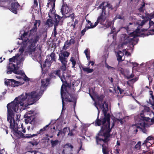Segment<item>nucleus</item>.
<instances>
[{"label": "nucleus", "instance_id": "25", "mask_svg": "<svg viewBox=\"0 0 154 154\" xmlns=\"http://www.w3.org/2000/svg\"><path fill=\"white\" fill-rule=\"evenodd\" d=\"M28 42L29 44V48L31 49L35 46L36 43L33 41L32 39H31Z\"/></svg>", "mask_w": 154, "mask_h": 154}, {"label": "nucleus", "instance_id": "55", "mask_svg": "<svg viewBox=\"0 0 154 154\" xmlns=\"http://www.w3.org/2000/svg\"><path fill=\"white\" fill-rule=\"evenodd\" d=\"M119 91V93L120 94H122L123 92H124V91L123 89H121L119 87H117Z\"/></svg>", "mask_w": 154, "mask_h": 154}, {"label": "nucleus", "instance_id": "52", "mask_svg": "<svg viewBox=\"0 0 154 154\" xmlns=\"http://www.w3.org/2000/svg\"><path fill=\"white\" fill-rule=\"evenodd\" d=\"M75 42V40L74 39L71 38L69 41V43H68L67 45H68L69 44L70 45L71 44H74Z\"/></svg>", "mask_w": 154, "mask_h": 154}, {"label": "nucleus", "instance_id": "54", "mask_svg": "<svg viewBox=\"0 0 154 154\" xmlns=\"http://www.w3.org/2000/svg\"><path fill=\"white\" fill-rule=\"evenodd\" d=\"M62 130L63 134H65L66 132H68L69 131L68 130V128L66 127L64 128Z\"/></svg>", "mask_w": 154, "mask_h": 154}, {"label": "nucleus", "instance_id": "37", "mask_svg": "<svg viewBox=\"0 0 154 154\" xmlns=\"http://www.w3.org/2000/svg\"><path fill=\"white\" fill-rule=\"evenodd\" d=\"M143 144H145L146 147L147 148H148L149 147H150L152 145V144H151L149 141H147L146 142V140H145L143 143Z\"/></svg>", "mask_w": 154, "mask_h": 154}, {"label": "nucleus", "instance_id": "42", "mask_svg": "<svg viewBox=\"0 0 154 154\" xmlns=\"http://www.w3.org/2000/svg\"><path fill=\"white\" fill-rule=\"evenodd\" d=\"M13 72V68L9 66L8 68V71L7 72V74H10L12 73V72Z\"/></svg>", "mask_w": 154, "mask_h": 154}, {"label": "nucleus", "instance_id": "34", "mask_svg": "<svg viewBox=\"0 0 154 154\" xmlns=\"http://www.w3.org/2000/svg\"><path fill=\"white\" fill-rule=\"evenodd\" d=\"M105 66L106 68H107L109 69H111L112 70H114L115 69V68L109 66L106 63V61H105Z\"/></svg>", "mask_w": 154, "mask_h": 154}, {"label": "nucleus", "instance_id": "20", "mask_svg": "<svg viewBox=\"0 0 154 154\" xmlns=\"http://www.w3.org/2000/svg\"><path fill=\"white\" fill-rule=\"evenodd\" d=\"M53 24V21L50 18L48 19L45 23V25L49 27H52Z\"/></svg>", "mask_w": 154, "mask_h": 154}, {"label": "nucleus", "instance_id": "7", "mask_svg": "<svg viewBox=\"0 0 154 154\" xmlns=\"http://www.w3.org/2000/svg\"><path fill=\"white\" fill-rule=\"evenodd\" d=\"M70 10L67 4L63 2L62 7L60 9V12L61 13L62 15H65L66 17H70L72 19V21H73L75 18V14L73 13L69 14L70 11Z\"/></svg>", "mask_w": 154, "mask_h": 154}, {"label": "nucleus", "instance_id": "24", "mask_svg": "<svg viewBox=\"0 0 154 154\" xmlns=\"http://www.w3.org/2000/svg\"><path fill=\"white\" fill-rule=\"evenodd\" d=\"M67 77V75L66 76L65 75L63 74L62 76H60H60L59 77L61 81L63 83H64L66 84H67V82L66 79Z\"/></svg>", "mask_w": 154, "mask_h": 154}, {"label": "nucleus", "instance_id": "11", "mask_svg": "<svg viewBox=\"0 0 154 154\" xmlns=\"http://www.w3.org/2000/svg\"><path fill=\"white\" fill-rule=\"evenodd\" d=\"M20 83V82L15 81L14 79H7V81L5 82V84L7 86H11L12 87L18 86Z\"/></svg>", "mask_w": 154, "mask_h": 154}, {"label": "nucleus", "instance_id": "36", "mask_svg": "<svg viewBox=\"0 0 154 154\" xmlns=\"http://www.w3.org/2000/svg\"><path fill=\"white\" fill-rule=\"evenodd\" d=\"M56 0H49V1H50L51 2H53V4L52 5V8L51 9V11H52L53 10H55L54 8L55 7V2Z\"/></svg>", "mask_w": 154, "mask_h": 154}, {"label": "nucleus", "instance_id": "29", "mask_svg": "<svg viewBox=\"0 0 154 154\" xmlns=\"http://www.w3.org/2000/svg\"><path fill=\"white\" fill-rule=\"evenodd\" d=\"M50 57L51 58L52 61H56V54L53 52L51 53L50 54Z\"/></svg>", "mask_w": 154, "mask_h": 154}, {"label": "nucleus", "instance_id": "4", "mask_svg": "<svg viewBox=\"0 0 154 154\" xmlns=\"http://www.w3.org/2000/svg\"><path fill=\"white\" fill-rule=\"evenodd\" d=\"M100 131L103 132L102 136L104 137L103 142L105 143H107L110 140L111 129L109 128V124L102 125Z\"/></svg>", "mask_w": 154, "mask_h": 154}, {"label": "nucleus", "instance_id": "28", "mask_svg": "<svg viewBox=\"0 0 154 154\" xmlns=\"http://www.w3.org/2000/svg\"><path fill=\"white\" fill-rule=\"evenodd\" d=\"M102 152L103 154H109V151L108 150V148L106 146L102 145Z\"/></svg>", "mask_w": 154, "mask_h": 154}, {"label": "nucleus", "instance_id": "31", "mask_svg": "<svg viewBox=\"0 0 154 154\" xmlns=\"http://www.w3.org/2000/svg\"><path fill=\"white\" fill-rule=\"evenodd\" d=\"M70 61L71 62L72 64V67L74 68L76 64V61L73 57H71L70 59Z\"/></svg>", "mask_w": 154, "mask_h": 154}, {"label": "nucleus", "instance_id": "8", "mask_svg": "<svg viewBox=\"0 0 154 154\" xmlns=\"http://www.w3.org/2000/svg\"><path fill=\"white\" fill-rule=\"evenodd\" d=\"M70 53L66 51L64 52L61 55H59V58L58 60L60 61L62 63L61 69L63 71H65L66 69V66L67 63V57L69 56Z\"/></svg>", "mask_w": 154, "mask_h": 154}, {"label": "nucleus", "instance_id": "39", "mask_svg": "<svg viewBox=\"0 0 154 154\" xmlns=\"http://www.w3.org/2000/svg\"><path fill=\"white\" fill-rule=\"evenodd\" d=\"M51 60H50V59H47L45 61V63H46V64L47 65H48V67H49L51 65V64L52 63Z\"/></svg>", "mask_w": 154, "mask_h": 154}, {"label": "nucleus", "instance_id": "1", "mask_svg": "<svg viewBox=\"0 0 154 154\" xmlns=\"http://www.w3.org/2000/svg\"><path fill=\"white\" fill-rule=\"evenodd\" d=\"M44 90L33 91L30 93H26L25 96L23 94L16 97L11 102L7 104V119L10 123V128L14 131L15 135L18 137H23L24 134L22 132L21 128L18 127V123L20 121V115L16 114L15 120L14 118L15 112L19 113L26 109L29 105L26 103L28 100L30 99L33 101L38 100L44 92Z\"/></svg>", "mask_w": 154, "mask_h": 154}, {"label": "nucleus", "instance_id": "16", "mask_svg": "<svg viewBox=\"0 0 154 154\" xmlns=\"http://www.w3.org/2000/svg\"><path fill=\"white\" fill-rule=\"evenodd\" d=\"M140 119H138L137 120L138 121V122L137 123V124H135L132 125L133 126H135V128H140L141 130L144 133L146 134L147 133L145 127L146 123H145V125L144 126H141V125L139 124V123L140 122Z\"/></svg>", "mask_w": 154, "mask_h": 154}, {"label": "nucleus", "instance_id": "9", "mask_svg": "<svg viewBox=\"0 0 154 154\" xmlns=\"http://www.w3.org/2000/svg\"><path fill=\"white\" fill-rule=\"evenodd\" d=\"M150 108L149 107L145 106L144 108L140 113V117L138 119H140V121L139 124L141 126H144L145 125V122L149 121L150 119L149 117H145L144 116V112H149Z\"/></svg>", "mask_w": 154, "mask_h": 154}, {"label": "nucleus", "instance_id": "38", "mask_svg": "<svg viewBox=\"0 0 154 154\" xmlns=\"http://www.w3.org/2000/svg\"><path fill=\"white\" fill-rule=\"evenodd\" d=\"M104 96L103 95H101L97 97V100L101 102H102L104 98Z\"/></svg>", "mask_w": 154, "mask_h": 154}, {"label": "nucleus", "instance_id": "48", "mask_svg": "<svg viewBox=\"0 0 154 154\" xmlns=\"http://www.w3.org/2000/svg\"><path fill=\"white\" fill-rule=\"evenodd\" d=\"M6 91L2 93V95H0V100L4 99H5L4 95L6 93Z\"/></svg>", "mask_w": 154, "mask_h": 154}, {"label": "nucleus", "instance_id": "50", "mask_svg": "<svg viewBox=\"0 0 154 154\" xmlns=\"http://www.w3.org/2000/svg\"><path fill=\"white\" fill-rule=\"evenodd\" d=\"M116 121L120 122L121 125H122L124 123L123 119H116Z\"/></svg>", "mask_w": 154, "mask_h": 154}, {"label": "nucleus", "instance_id": "12", "mask_svg": "<svg viewBox=\"0 0 154 154\" xmlns=\"http://www.w3.org/2000/svg\"><path fill=\"white\" fill-rule=\"evenodd\" d=\"M20 6L19 4L17 2L12 3L11 4L10 10L15 14L17 13L18 8Z\"/></svg>", "mask_w": 154, "mask_h": 154}, {"label": "nucleus", "instance_id": "23", "mask_svg": "<svg viewBox=\"0 0 154 154\" xmlns=\"http://www.w3.org/2000/svg\"><path fill=\"white\" fill-rule=\"evenodd\" d=\"M63 148L66 150H68L69 151V149H70V150H72L73 147L72 145L70 143H67L64 146Z\"/></svg>", "mask_w": 154, "mask_h": 154}, {"label": "nucleus", "instance_id": "44", "mask_svg": "<svg viewBox=\"0 0 154 154\" xmlns=\"http://www.w3.org/2000/svg\"><path fill=\"white\" fill-rule=\"evenodd\" d=\"M18 57V56H14L12 58H10L9 59V61L10 62H14L17 58Z\"/></svg>", "mask_w": 154, "mask_h": 154}, {"label": "nucleus", "instance_id": "63", "mask_svg": "<svg viewBox=\"0 0 154 154\" xmlns=\"http://www.w3.org/2000/svg\"><path fill=\"white\" fill-rule=\"evenodd\" d=\"M19 52H21V53H23L24 51V49L23 48H20L19 49Z\"/></svg>", "mask_w": 154, "mask_h": 154}, {"label": "nucleus", "instance_id": "61", "mask_svg": "<svg viewBox=\"0 0 154 154\" xmlns=\"http://www.w3.org/2000/svg\"><path fill=\"white\" fill-rule=\"evenodd\" d=\"M119 149H116L115 151L114 152V153L116 154H119Z\"/></svg>", "mask_w": 154, "mask_h": 154}, {"label": "nucleus", "instance_id": "10", "mask_svg": "<svg viewBox=\"0 0 154 154\" xmlns=\"http://www.w3.org/2000/svg\"><path fill=\"white\" fill-rule=\"evenodd\" d=\"M37 30V28H36V27H33L29 32H24L21 35L20 38L19 39L26 42L29 40V39L27 38L28 35H29V36L34 35L36 34Z\"/></svg>", "mask_w": 154, "mask_h": 154}, {"label": "nucleus", "instance_id": "32", "mask_svg": "<svg viewBox=\"0 0 154 154\" xmlns=\"http://www.w3.org/2000/svg\"><path fill=\"white\" fill-rule=\"evenodd\" d=\"M59 143V141L57 140H51V143L52 147H54V146L57 145Z\"/></svg>", "mask_w": 154, "mask_h": 154}, {"label": "nucleus", "instance_id": "21", "mask_svg": "<svg viewBox=\"0 0 154 154\" xmlns=\"http://www.w3.org/2000/svg\"><path fill=\"white\" fill-rule=\"evenodd\" d=\"M50 81V79L48 78L46 79H43L41 80L42 85L41 88H45L47 86V84Z\"/></svg>", "mask_w": 154, "mask_h": 154}, {"label": "nucleus", "instance_id": "6", "mask_svg": "<svg viewBox=\"0 0 154 154\" xmlns=\"http://www.w3.org/2000/svg\"><path fill=\"white\" fill-rule=\"evenodd\" d=\"M106 19V15L101 14L97 18V21L94 23V27H96L99 23H100V24L103 25L106 28L110 27L112 24V22L106 20L105 23H104Z\"/></svg>", "mask_w": 154, "mask_h": 154}, {"label": "nucleus", "instance_id": "13", "mask_svg": "<svg viewBox=\"0 0 154 154\" xmlns=\"http://www.w3.org/2000/svg\"><path fill=\"white\" fill-rule=\"evenodd\" d=\"M24 118L26 119L25 121L27 123L31 122L33 120L32 113L31 111L27 112L24 115Z\"/></svg>", "mask_w": 154, "mask_h": 154}, {"label": "nucleus", "instance_id": "30", "mask_svg": "<svg viewBox=\"0 0 154 154\" xmlns=\"http://www.w3.org/2000/svg\"><path fill=\"white\" fill-rule=\"evenodd\" d=\"M11 66L14 67L13 72L16 74H18V72L17 71V70L18 69L19 67L18 66L16 67L15 65L14 64L11 63Z\"/></svg>", "mask_w": 154, "mask_h": 154}, {"label": "nucleus", "instance_id": "46", "mask_svg": "<svg viewBox=\"0 0 154 154\" xmlns=\"http://www.w3.org/2000/svg\"><path fill=\"white\" fill-rule=\"evenodd\" d=\"M141 142L140 141H139L137 142V143L135 145V149H140V147Z\"/></svg>", "mask_w": 154, "mask_h": 154}, {"label": "nucleus", "instance_id": "18", "mask_svg": "<svg viewBox=\"0 0 154 154\" xmlns=\"http://www.w3.org/2000/svg\"><path fill=\"white\" fill-rule=\"evenodd\" d=\"M54 25L56 26H58L60 20L63 18L62 17H61L60 16L57 14L55 15L54 16Z\"/></svg>", "mask_w": 154, "mask_h": 154}, {"label": "nucleus", "instance_id": "33", "mask_svg": "<svg viewBox=\"0 0 154 154\" xmlns=\"http://www.w3.org/2000/svg\"><path fill=\"white\" fill-rule=\"evenodd\" d=\"M54 28L52 32V34L54 37H56V35L57 34V28L58 26L54 25Z\"/></svg>", "mask_w": 154, "mask_h": 154}, {"label": "nucleus", "instance_id": "51", "mask_svg": "<svg viewBox=\"0 0 154 154\" xmlns=\"http://www.w3.org/2000/svg\"><path fill=\"white\" fill-rule=\"evenodd\" d=\"M68 130L69 131V132L68 133V135L70 136H72L73 135L72 133V130H70L69 128L68 127Z\"/></svg>", "mask_w": 154, "mask_h": 154}, {"label": "nucleus", "instance_id": "59", "mask_svg": "<svg viewBox=\"0 0 154 154\" xmlns=\"http://www.w3.org/2000/svg\"><path fill=\"white\" fill-rule=\"evenodd\" d=\"M90 26H88V27H87V28H89V29H90V28H94V27H94V24L93 25L92 24V23H91L90 24Z\"/></svg>", "mask_w": 154, "mask_h": 154}, {"label": "nucleus", "instance_id": "47", "mask_svg": "<svg viewBox=\"0 0 154 154\" xmlns=\"http://www.w3.org/2000/svg\"><path fill=\"white\" fill-rule=\"evenodd\" d=\"M39 39V37L38 35H36L34 38V39H33V40L34 41L35 43H36L38 41Z\"/></svg>", "mask_w": 154, "mask_h": 154}, {"label": "nucleus", "instance_id": "60", "mask_svg": "<svg viewBox=\"0 0 154 154\" xmlns=\"http://www.w3.org/2000/svg\"><path fill=\"white\" fill-rule=\"evenodd\" d=\"M131 64H132L134 66V67H137L138 65V63H135V62H134V63L131 62Z\"/></svg>", "mask_w": 154, "mask_h": 154}, {"label": "nucleus", "instance_id": "45", "mask_svg": "<svg viewBox=\"0 0 154 154\" xmlns=\"http://www.w3.org/2000/svg\"><path fill=\"white\" fill-rule=\"evenodd\" d=\"M124 17H122L120 15V14H117L116 15L115 17V19H120L123 20L124 18Z\"/></svg>", "mask_w": 154, "mask_h": 154}, {"label": "nucleus", "instance_id": "35", "mask_svg": "<svg viewBox=\"0 0 154 154\" xmlns=\"http://www.w3.org/2000/svg\"><path fill=\"white\" fill-rule=\"evenodd\" d=\"M96 142L97 143V145H99L100 144V143H99V141H103V139L99 138L97 136L96 137Z\"/></svg>", "mask_w": 154, "mask_h": 154}, {"label": "nucleus", "instance_id": "41", "mask_svg": "<svg viewBox=\"0 0 154 154\" xmlns=\"http://www.w3.org/2000/svg\"><path fill=\"white\" fill-rule=\"evenodd\" d=\"M41 23V21L40 20H36L35 21V23L34 24V27H36V28H37V25L38 23V26H39Z\"/></svg>", "mask_w": 154, "mask_h": 154}, {"label": "nucleus", "instance_id": "53", "mask_svg": "<svg viewBox=\"0 0 154 154\" xmlns=\"http://www.w3.org/2000/svg\"><path fill=\"white\" fill-rule=\"evenodd\" d=\"M79 21L77 19H75L73 24H72L71 26H73L74 28L75 27V26L78 23Z\"/></svg>", "mask_w": 154, "mask_h": 154}, {"label": "nucleus", "instance_id": "58", "mask_svg": "<svg viewBox=\"0 0 154 154\" xmlns=\"http://www.w3.org/2000/svg\"><path fill=\"white\" fill-rule=\"evenodd\" d=\"M134 74H132L129 76H127V78L128 79H130L131 78H133L134 76Z\"/></svg>", "mask_w": 154, "mask_h": 154}, {"label": "nucleus", "instance_id": "15", "mask_svg": "<svg viewBox=\"0 0 154 154\" xmlns=\"http://www.w3.org/2000/svg\"><path fill=\"white\" fill-rule=\"evenodd\" d=\"M105 3L104 2H102L99 6V8L100 9L102 8V11L101 14L106 15V8L107 7H108L110 5V4L107 3L106 5L104 6Z\"/></svg>", "mask_w": 154, "mask_h": 154}, {"label": "nucleus", "instance_id": "19", "mask_svg": "<svg viewBox=\"0 0 154 154\" xmlns=\"http://www.w3.org/2000/svg\"><path fill=\"white\" fill-rule=\"evenodd\" d=\"M124 53L121 51H119L116 55L117 57V60L119 62L123 61V60H122V56L124 55Z\"/></svg>", "mask_w": 154, "mask_h": 154}, {"label": "nucleus", "instance_id": "17", "mask_svg": "<svg viewBox=\"0 0 154 154\" xmlns=\"http://www.w3.org/2000/svg\"><path fill=\"white\" fill-rule=\"evenodd\" d=\"M46 130V129L45 128H43L41 129L39 131H38L37 132V133L36 134H33L32 135L28 134H26L25 136V138H29L31 137H34L37 135L38 134H43V131Z\"/></svg>", "mask_w": 154, "mask_h": 154}, {"label": "nucleus", "instance_id": "64", "mask_svg": "<svg viewBox=\"0 0 154 154\" xmlns=\"http://www.w3.org/2000/svg\"><path fill=\"white\" fill-rule=\"evenodd\" d=\"M153 24H154V22L153 21L150 20L149 22V25L150 26L153 25Z\"/></svg>", "mask_w": 154, "mask_h": 154}, {"label": "nucleus", "instance_id": "3", "mask_svg": "<svg viewBox=\"0 0 154 154\" xmlns=\"http://www.w3.org/2000/svg\"><path fill=\"white\" fill-rule=\"evenodd\" d=\"M66 86L63 84L61 86V95L62 98V111L63 110H65V108H64L65 103L64 102V99H65L66 101L69 102H74V105L75 106L76 101L75 102L74 97L71 94L69 93L68 92L66 93L64 92L65 90L66 91Z\"/></svg>", "mask_w": 154, "mask_h": 154}, {"label": "nucleus", "instance_id": "14", "mask_svg": "<svg viewBox=\"0 0 154 154\" xmlns=\"http://www.w3.org/2000/svg\"><path fill=\"white\" fill-rule=\"evenodd\" d=\"M60 71L59 69L57 70H52L49 76L51 79H55L56 78V76L60 77Z\"/></svg>", "mask_w": 154, "mask_h": 154}, {"label": "nucleus", "instance_id": "43", "mask_svg": "<svg viewBox=\"0 0 154 154\" xmlns=\"http://www.w3.org/2000/svg\"><path fill=\"white\" fill-rule=\"evenodd\" d=\"M89 29V28H87V27H85L83 29L81 32V36H83L85 34V33L86 30H88Z\"/></svg>", "mask_w": 154, "mask_h": 154}, {"label": "nucleus", "instance_id": "62", "mask_svg": "<svg viewBox=\"0 0 154 154\" xmlns=\"http://www.w3.org/2000/svg\"><path fill=\"white\" fill-rule=\"evenodd\" d=\"M34 5H35L36 7H37L38 6V4L37 0H34Z\"/></svg>", "mask_w": 154, "mask_h": 154}, {"label": "nucleus", "instance_id": "5", "mask_svg": "<svg viewBox=\"0 0 154 154\" xmlns=\"http://www.w3.org/2000/svg\"><path fill=\"white\" fill-rule=\"evenodd\" d=\"M137 36V34L135 32L131 33L129 36L125 35L124 37V40L122 43L123 45L130 44V45H132L134 47V45L137 43L138 39L135 38Z\"/></svg>", "mask_w": 154, "mask_h": 154}, {"label": "nucleus", "instance_id": "56", "mask_svg": "<svg viewBox=\"0 0 154 154\" xmlns=\"http://www.w3.org/2000/svg\"><path fill=\"white\" fill-rule=\"evenodd\" d=\"M87 59L88 60H90V52H89L88 54H85Z\"/></svg>", "mask_w": 154, "mask_h": 154}, {"label": "nucleus", "instance_id": "26", "mask_svg": "<svg viewBox=\"0 0 154 154\" xmlns=\"http://www.w3.org/2000/svg\"><path fill=\"white\" fill-rule=\"evenodd\" d=\"M55 10H53L52 11H51V9L50 10V12L48 14V17L51 19H52L53 17H54V16L57 14L55 13Z\"/></svg>", "mask_w": 154, "mask_h": 154}, {"label": "nucleus", "instance_id": "49", "mask_svg": "<svg viewBox=\"0 0 154 154\" xmlns=\"http://www.w3.org/2000/svg\"><path fill=\"white\" fill-rule=\"evenodd\" d=\"M153 137L152 136H150L148 137L146 139V142L147 141H149L150 140H152L153 139Z\"/></svg>", "mask_w": 154, "mask_h": 154}, {"label": "nucleus", "instance_id": "57", "mask_svg": "<svg viewBox=\"0 0 154 154\" xmlns=\"http://www.w3.org/2000/svg\"><path fill=\"white\" fill-rule=\"evenodd\" d=\"M23 80L26 82H28L29 80V79L28 78L26 75L24 77Z\"/></svg>", "mask_w": 154, "mask_h": 154}, {"label": "nucleus", "instance_id": "2", "mask_svg": "<svg viewBox=\"0 0 154 154\" xmlns=\"http://www.w3.org/2000/svg\"><path fill=\"white\" fill-rule=\"evenodd\" d=\"M97 109L98 110L97 106ZM102 112L104 114V117L103 118L99 119V115L100 111L98 110V114L97 119L95 121V124L96 125L100 126L101 125L109 124V121L110 120V116L109 113L107 114V112L108 110V105L106 104V109L104 107V104L102 105Z\"/></svg>", "mask_w": 154, "mask_h": 154}, {"label": "nucleus", "instance_id": "22", "mask_svg": "<svg viewBox=\"0 0 154 154\" xmlns=\"http://www.w3.org/2000/svg\"><path fill=\"white\" fill-rule=\"evenodd\" d=\"M154 29H150L149 30V31L147 32H145L142 34V35H143L144 36H148L149 35H154Z\"/></svg>", "mask_w": 154, "mask_h": 154}, {"label": "nucleus", "instance_id": "27", "mask_svg": "<svg viewBox=\"0 0 154 154\" xmlns=\"http://www.w3.org/2000/svg\"><path fill=\"white\" fill-rule=\"evenodd\" d=\"M83 71L85 72H86L88 73H90L93 72L94 70L93 69H90L88 67H82Z\"/></svg>", "mask_w": 154, "mask_h": 154}, {"label": "nucleus", "instance_id": "40", "mask_svg": "<svg viewBox=\"0 0 154 154\" xmlns=\"http://www.w3.org/2000/svg\"><path fill=\"white\" fill-rule=\"evenodd\" d=\"M150 95H151L152 99V101L150 100L149 99V101L150 102V104L152 106H154V96L152 94H150Z\"/></svg>", "mask_w": 154, "mask_h": 154}]
</instances>
